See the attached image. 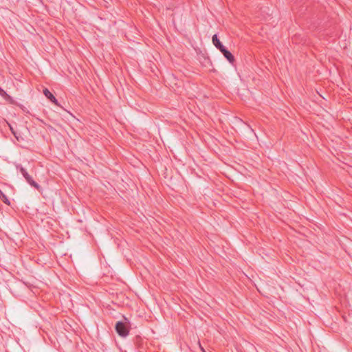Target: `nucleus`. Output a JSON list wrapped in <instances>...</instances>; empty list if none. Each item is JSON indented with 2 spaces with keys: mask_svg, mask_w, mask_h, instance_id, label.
Wrapping results in <instances>:
<instances>
[{
  "mask_svg": "<svg viewBox=\"0 0 352 352\" xmlns=\"http://www.w3.org/2000/svg\"><path fill=\"white\" fill-rule=\"evenodd\" d=\"M43 94L45 96V97L47 98L52 102L56 105L58 104L57 99L47 89H45L43 90Z\"/></svg>",
  "mask_w": 352,
  "mask_h": 352,
  "instance_id": "nucleus-5",
  "label": "nucleus"
},
{
  "mask_svg": "<svg viewBox=\"0 0 352 352\" xmlns=\"http://www.w3.org/2000/svg\"><path fill=\"white\" fill-rule=\"evenodd\" d=\"M0 96L1 97H3V96H7V93L6 91H4L2 88L0 89Z\"/></svg>",
  "mask_w": 352,
  "mask_h": 352,
  "instance_id": "nucleus-8",
  "label": "nucleus"
},
{
  "mask_svg": "<svg viewBox=\"0 0 352 352\" xmlns=\"http://www.w3.org/2000/svg\"><path fill=\"white\" fill-rule=\"evenodd\" d=\"M16 168L20 170L21 173L23 175V177L25 179L26 182L31 186L34 187L36 189L40 188V186L38 183H36L32 177L28 174L25 168H24L21 165L17 164L16 166Z\"/></svg>",
  "mask_w": 352,
  "mask_h": 352,
  "instance_id": "nucleus-2",
  "label": "nucleus"
},
{
  "mask_svg": "<svg viewBox=\"0 0 352 352\" xmlns=\"http://www.w3.org/2000/svg\"><path fill=\"white\" fill-rule=\"evenodd\" d=\"M6 100L9 101L10 102H13L12 98L7 94V96H3V97Z\"/></svg>",
  "mask_w": 352,
  "mask_h": 352,
  "instance_id": "nucleus-7",
  "label": "nucleus"
},
{
  "mask_svg": "<svg viewBox=\"0 0 352 352\" xmlns=\"http://www.w3.org/2000/svg\"><path fill=\"white\" fill-rule=\"evenodd\" d=\"M125 322L119 321L116 324V331L118 334L121 337H126L129 335V322L126 318H124Z\"/></svg>",
  "mask_w": 352,
  "mask_h": 352,
  "instance_id": "nucleus-1",
  "label": "nucleus"
},
{
  "mask_svg": "<svg viewBox=\"0 0 352 352\" xmlns=\"http://www.w3.org/2000/svg\"><path fill=\"white\" fill-rule=\"evenodd\" d=\"M212 43L219 51L225 47V46L221 43L218 38L217 34H214L212 38Z\"/></svg>",
  "mask_w": 352,
  "mask_h": 352,
  "instance_id": "nucleus-4",
  "label": "nucleus"
},
{
  "mask_svg": "<svg viewBox=\"0 0 352 352\" xmlns=\"http://www.w3.org/2000/svg\"><path fill=\"white\" fill-rule=\"evenodd\" d=\"M0 198H1L2 201L6 204H10V201L8 197L3 193V192L0 190Z\"/></svg>",
  "mask_w": 352,
  "mask_h": 352,
  "instance_id": "nucleus-6",
  "label": "nucleus"
},
{
  "mask_svg": "<svg viewBox=\"0 0 352 352\" xmlns=\"http://www.w3.org/2000/svg\"><path fill=\"white\" fill-rule=\"evenodd\" d=\"M10 129H11V131H12V132L13 135H14V137H15L17 140H19V136L17 135L16 133V132H14V131H13V129H12V127H10Z\"/></svg>",
  "mask_w": 352,
  "mask_h": 352,
  "instance_id": "nucleus-9",
  "label": "nucleus"
},
{
  "mask_svg": "<svg viewBox=\"0 0 352 352\" xmlns=\"http://www.w3.org/2000/svg\"><path fill=\"white\" fill-rule=\"evenodd\" d=\"M220 52L223 54L224 57L228 60V61L230 63L232 64L234 62V56L226 47L222 49Z\"/></svg>",
  "mask_w": 352,
  "mask_h": 352,
  "instance_id": "nucleus-3",
  "label": "nucleus"
}]
</instances>
